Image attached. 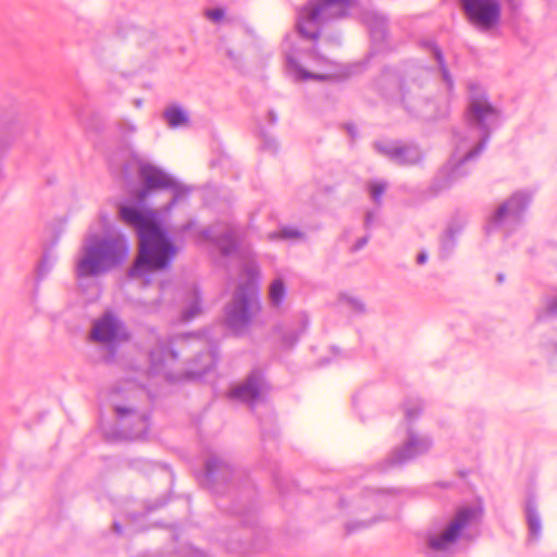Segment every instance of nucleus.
I'll use <instances>...</instances> for the list:
<instances>
[{
  "mask_svg": "<svg viewBox=\"0 0 557 557\" xmlns=\"http://www.w3.org/2000/svg\"><path fill=\"white\" fill-rule=\"evenodd\" d=\"M465 127L454 129L455 146L449 161L429 185L404 186L411 205H420L438 197L470 173L469 162L485 149L492 133L503 123V114L488 100L486 91L476 83L468 85Z\"/></svg>",
  "mask_w": 557,
  "mask_h": 557,
  "instance_id": "obj_1",
  "label": "nucleus"
},
{
  "mask_svg": "<svg viewBox=\"0 0 557 557\" xmlns=\"http://www.w3.org/2000/svg\"><path fill=\"white\" fill-rule=\"evenodd\" d=\"M355 0H311L297 15L296 33L286 35L283 41L285 70L296 82L309 79L323 82L330 75L308 71L301 62L312 53L311 47H302L301 40L315 41L320 24L348 15Z\"/></svg>",
  "mask_w": 557,
  "mask_h": 557,
  "instance_id": "obj_2",
  "label": "nucleus"
},
{
  "mask_svg": "<svg viewBox=\"0 0 557 557\" xmlns=\"http://www.w3.org/2000/svg\"><path fill=\"white\" fill-rule=\"evenodd\" d=\"M119 216L124 224L136 231L139 238V253L129 276L143 278L148 283L151 272L170 267L177 248L159 226L156 211L121 205Z\"/></svg>",
  "mask_w": 557,
  "mask_h": 557,
  "instance_id": "obj_3",
  "label": "nucleus"
},
{
  "mask_svg": "<svg viewBox=\"0 0 557 557\" xmlns=\"http://www.w3.org/2000/svg\"><path fill=\"white\" fill-rule=\"evenodd\" d=\"M419 45L436 66L421 65L413 60L407 61L398 78L400 102L410 115L431 120L434 117L431 110L434 102L428 89L432 77L437 73L448 92L454 90L455 82L442 48L432 39H423Z\"/></svg>",
  "mask_w": 557,
  "mask_h": 557,
  "instance_id": "obj_4",
  "label": "nucleus"
},
{
  "mask_svg": "<svg viewBox=\"0 0 557 557\" xmlns=\"http://www.w3.org/2000/svg\"><path fill=\"white\" fill-rule=\"evenodd\" d=\"M127 256L128 244L124 235L110 233L101 238L88 235L76 260V277L81 281L103 274L120 265Z\"/></svg>",
  "mask_w": 557,
  "mask_h": 557,
  "instance_id": "obj_5",
  "label": "nucleus"
},
{
  "mask_svg": "<svg viewBox=\"0 0 557 557\" xmlns=\"http://www.w3.org/2000/svg\"><path fill=\"white\" fill-rule=\"evenodd\" d=\"M483 513L481 503L459 507L441 532L428 533L426 555L429 557L447 556L459 540H473L478 535Z\"/></svg>",
  "mask_w": 557,
  "mask_h": 557,
  "instance_id": "obj_6",
  "label": "nucleus"
},
{
  "mask_svg": "<svg viewBox=\"0 0 557 557\" xmlns=\"http://www.w3.org/2000/svg\"><path fill=\"white\" fill-rule=\"evenodd\" d=\"M272 392L273 385L267 376L265 369L252 368L246 375V411L256 416L264 444L275 441L277 436L271 401Z\"/></svg>",
  "mask_w": 557,
  "mask_h": 557,
  "instance_id": "obj_7",
  "label": "nucleus"
},
{
  "mask_svg": "<svg viewBox=\"0 0 557 557\" xmlns=\"http://www.w3.org/2000/svg\"><path fill=\"white\" fill-rule=\"evenodd\" d=\"M132 172L137 173L141 183V187L134 190L136 198L140 201L145 200L152 190L170 189L173 191L171 200L173 206L189 193V188L182 185L175 177L139 156H133L125 164L123 169L125 181H131Z\"/></svg>",
  "mask_w": 557,
  "mask_h": 557,
  "instance_id": "obj_8",
  "label": "nucleus"
},
{
  "mask_svg": "<svg viewBox=\"0 0 557 557\" xmlns=\"http://www.w3.org/2000/svg\"><path fill=\"white\" fill-rule=\"evenodd\" d=\"M531 200L532 193L529 190L523 189L513 193L487 219L485 232L491 234L503 231L507 236L521 224Z\"/></svg>",
  "mask_w": 557,
  "mask_h": 557,
  "instance_id": "obj_9",
  "label": "nucleus"
},
{
  "mask_svg": "<svg viewBox=\"0 0 557 557\" xmlns=\"http://www.w3.org/2000/svg\"><path fill=\"white\" fill-rule=\"evenodd\" d=\"M362 497L367 502V508L386 507L388 509V512L385 515L375 516L371 520H352L347 522L345 525L347 534H352L360 530L370 528L377 521L396 518L403 503L401 491L395 488H366L363 491Z\"/></svg>",
  "mask_w": 557,
  "mask_h": 557,
  "instance_id": "obj_10",
  "label": "nucleus"
},
{
  "mask_svg": "<svg viewBox=\"0 0 557 557\" xmlns=\"http://www.w3.org/2000/svg\"><path fill=\"white\" fill-rule=\"evenodd\" d=\"M432 445L433 441L429 435L417 434L408 426L407 438L404 444L394 448L387 458L377 465V470L380 472H386L391 469L403 467L419 456L426 454Z\"/></svg>",
  "mask_w": 557,
  "mask_h": 557,
  "instance_id": "obj_11",
  "label": "nucleus"
},
{
  "mask_svg": "<svg viewBox=\"0 0 557 557\" xmlns=\"http://www.w3.org/2000/svg\"><path fill=\"white\" fill-rule=\"evenodd\" d=\"M468 21L483 30L494 28L500 21L502 7L498 0H459Z\"/></svg>",
  "mask_w": 557,
  "mask_h": 557,
  "instance_id": "obj_12",
  "label": "nucleus"
},
{
  "mask_svg": "<svg viewBox=\"0 0 557 557\" xmlns=\"http://www.w3.org/2000/svg\"><path fill=\"white\" fill-rule=\"evenodd\" d=\"M374 149L399 165H413L422 161L423 153L417 145H401L393 140H377Z\"/></svg>",
  "mask_w": 557,
  "mask_h": 557,
  "instance_id": "obj_13",
  "label": "nucleus"
},
{
  "mask_svg": "<svg viewBox=\"0 0 557 557\" xmlns=\"http://www.w3.org/2000/svg\"><path fill=\"white\" fill-rule=\"evenodd\" d=\"M260 272L250 257L246 247V335L257 315L262 311V304L255 284L259 280Z\"/></svg>",
  "mask_w": 557,
  "mask_h": 557,
  "instance_id": "obj_14",
  "label": "nucleus"
},
{
  "mask_svg": "<svg viewBox=\"0 0 557 557\" xmlns=\"http://www.w3.org/2000/svg\"><path fill=\"white\" fill-rule=\"evenodd\" d=\"M91 338L104 344H116L128 338L125 325L111 312L104 313L95 321L91 330Z\"/></svg>",
  "mask_w": 557,
  "mask_h": 557,
  "instance_id": "obj_15",
  "label": "nucleus"
},
{
  "mask_svg": "<svg viewBox=\"0 0 557 557\" xmlns=\"http://www.w3.org/2000/svg\"><path fill=\"white\" fill-rule=\"evenodd\" d=\"M202 237L212 242L225 257L237 253L239 244L238 230L227 223H216L202 232Z\"/></svg>",
  "mask_w": 557,
  "mask_h": 557,
  "instance_id": "obj_16",
  "label": "nucleus"
},
{
  "mask_svg": "<svg viewBox=\"0 0 557 557\" xmlns=\"http://www.w3.org/2000/svg\"><path fill=\"white\" fill-rule=\"evenodd\" d=\"M224 324L234 334H240L244 329V284L238 282L233 299L225 307Z\"/></svg>",
  "mask_w": 557,
  "mask_h": 557,
  "instance_id": "obj_17",
  "label": "nucleus"
},
{
  "mask_svg": "<svg viewBox=\"0 0 557 557\" xmlns=\"http://www.w3.org/2000/svg\"><path fill=\"white\" fill-rule=\"evenodd\" d=\"M150 368L154 373L163 372L169 362L176 360L177 355L170 349L156 334L151 333L148 339Z\"/></svg>",
  "mask_w": 557,
  "mask_h": 557,
  "instance_id": "obj_18",
  "label": "nucleus"
},
{
  "mask_svg": "<svg viewBox=\"0 0 557 557\" xmlns=\"http://www.w3.org/2000/svg\"><path fill=\"white\" fill-rule=\"evenodd\" d=\"M246 553L250 549L253 553L263 550L268 546L267 530L260 525L258 516L250 513L246 507Z\"/></svg>",
  "mask_w": 557,
  "mask_h": 557,
  "instance_id": "obj_19",
  "label": "nucleus"
},
{
  "mask_svg": "<svg viewBox=\"0 0 557 557\" xmlns=\"http://www.w3.org/2000/svg\"><path fill=\"white\" fill-rule=\"evenodd\" d=\"M525 522L528 525V542L537 543L542 535V520L539 512L536 495L529 491L523 506Z\"/></svg>",
  "mask_w": 557,
  "mask_h": 557,
  "instance_id": "obj_20",
  "label": "nucleus"
},
{
  "mask_svg": "<svg viewBox=\"0 0 557 557\" xmlns=\"http://www.w3.org/2000/svg\"><path fill=\"white\" fill-rule=\"evenodd\" d=\"M298 327L286 324H278L274 332L280 336V344L283 349H292L299 341V337L309 326V318L306 313H300L298 318Z\"/></svg>",
  "mask_w": 557,
  "mask_h": 557,
  "instance_id": "obj_21",
  "label": "nucleus"
},
{
  "mask_svg": "<svg viewBox=\"0 0 557 557\" xmlns=\"http://www.w3.org/2000/svg\"><path fill=\"white\" fill-rule=\"evenodd\" d=\"M362 22L369 30L371 40L375 44H382L387 38V17L375 10L364 11L362 14Z\"/></svg>",
  "mask_w": 557,
  "mask_h": 557,
  "instance_id": "obj_22",
  "label": "nucleus"
},
{
  "mask_svg": "<svg viewBox=\"0 0 557 557\" xmlns=\"http://www.w3.org/2000/svg\"><path fill=\"white\" fill-rule=\"evenodd\" d=\"M115 412L121 420V425H126V418L129 417L131 422L134 424V429L129 431H123V437L126 440H136L146 435L148 430V421L145 416L136 413L131 409L124 407H116Z\"/></svg>",
  "mask_w": 557,
  "mask_h": 557,
  "instance_id": "obj_23",
  "label": "nucleus"
},
{
  "mask_svg": "<svg viewBox=\"0 0 557 557\" xmlns=\"http://www.w3.org/2000/svg\"><path fill=\"white\" fill-rule=\"evenodd\" d=\"M234 474L232 465L224 458L213 456L206 462V480L212 484L226 483Z\"/></svg>",
  "mask_w": 557,
  "mask_h": 557,
  "instance_id": "obj_24",
  "label": "nucleus"
},
{
  "mask_svg": "<svg viewBox=\"0 0 557 557\" xmlns=\"http://www.w3.org/2000/svg\"><path fill=\"white\" fill-rule=\"evenodd\" d=\"M203 16L218 26L232 25L239 21V14L227 7H210L202 12Z\"/></svg>",
  "mask_w": 557,
  "mask_h": 557,
  "instance_id": "obj_25",
  "label": "nucleus"
},
{
  "mask_svg": "<svg viewBox=\"0 0 557 557\" xmlns=\"http://www.w3.org/2000/svg\"><path fill=\"white\" fill-rule=\"evenodd\" d=\"M461 234V227L449 224L440 238V253L442 258H449L457 246V239Z\"/></svg>",
  "mask_w": 557,
  "mask_h": 557,
  "instance_id": "obj_26",
  "label": "nucleus"
},
{
  "mask_svg": "<svg viewBox=\"0 0 557 557\" xmlns=\"http://www.w3.org/2000/svg\"><path fill=\"white\" fill-rule=\"evenodd\" d=\"M163 119L171 128L184 127L188 125V113L180 106H169L163 111Z\"/></svg>",
  "mask_w": 557,
  "mask_h": 557,
  "instance_id": "obj_27",
  "label": "nucleus"
},
{
  "mask_svg": "<svg viewBox=\"0 0 557 557\" xmlns=\"http://www.w3.org/2000/svg\"><path fill=\"white\" fill-rule=\"evenodd\" d=\"M304 237V232L290 225H280L276 231L268 234V239L271 242L300 240Z\"/></svg>",
  "mask_w": 557,
  "mask_h": 557,
  "instance_id": "obj_28",
  "label": "nucleus"
},
{
  "mask_svg": "<svg viewBox=\"0 0 557 557\" xmlns=\"http://www.w3.org/2000/svg\"><path fill=\"white\" fill-rule=\"evenodd\" d=\"M286 297V286L282 278H275L269 286L268 298L272 308H280Z\"/></svg>",
  "mask_w": 557,
  "mask_h": 557,
  "instance_id": "obj_29",
  "label": "nucleus"
},
{
  "mask_svg": "<svg viewBox=\"0 0 557 557\" xmlns=\"http://www.w3.org/2000/svg\"><path fill=\"white\" fill-rule=\"evenodd\" d=\"M199 362L201 363L200 369H191L187 372V376L190 379H201L207 374L215 364L214 356L211 351L205 352L199 356Z\"/></svg>",
  "mask_w": 557,
  "mask_h": 557,
  "instance_id": "obj_30",
  "label": "nucleus"
},
{
  "mask_svg": "<svg viewBox=\"0 0 557 557\" xmlns=\"http://www.w3.org/2000/svg\"><path fill=\"white\" fill-rule=\"evenodd\" d=\"M201 312L200 296L197 289H193L188 304L185 306L182 312V321L188 322L197 317Z\"/></svg>",
  "mask_w": 557,
  "mask_h": 557,
  "instance_id": "obj_31",
  "label": "nucleus"
},
{
  "mask_svg": "<svg viewBox=\"0 0 557 557\" xmlns=\"http://www.w3.org/2000/svg\"><path fill=\"white\" fill-rule=\"evenodd\" d=\"M423 403L418 397H409L404 403L405 419L410 424L416 421L422 411Z\"/></svg>",
  "mask_w": 557,
  "mask_h": 557,
  "instance_id": "obj_32",
  "label": "nucleus"
},
{
  "mask_svg": "<svg viewBox=\"0 0 557 557\" xmlns=\"http://www.w3.org/2000/svg\"><path fill=\"white\" fill-rule=\"evenodd\" d=\"M258 135L260 138V149L271 154H275L278 150L276 139L267 129H264L263 126L259 127Z\"/></svg>",
  "mask_w": 557,
  "mask_h": 557,
  "instance_id": "obj_33",
  "label": "nucleus"
},
{
  "mask_svg": "<svg viewBox=\"0 0 557 557\" xmlns=\"http://www.w3.org/2000/svg\"><path fill=\"white\" fill-rule=\"evenodd\" d=\"M386 188L387 183L381 180L370 181L367 185L370 198L375 205H381L382 196L384 195Z\"/></svg>",
  "mask_w": 557,
  "mask_h": 557,
  "instance_id": "obj_34",
  "label": "nucleus"
},
{
  "mask_svg": "<svg viewBox=\"0 0 557 557\" xmlns=\"http://www.w3.org/2000/svg\"><path fill=\"white\" fill-rule=\"evenodd\" d=\"M15 129V126H12V128H5L0 131V185L5 180V171L3 165V160L5 157V152L10 146V143L5 139L7 133Z\"/></svg>",
  "mask_w": 557,
  "mask_h": 557,
  "instance_id": "obj_35",
  "label": "nucleus"
},
{
  "mask_svg": "<svg viewBox=\"0 0 557 557\" xmlns=\"http://www.w3.org/2000/svg\"><path fill=\"white\" fill-rule=\"evenodd\" d=\"M339 301L355 313H363L366 311L363 301L358 297L343 293L339 295Z\"/></svg>",
  "mask_w": 557,
  "mask_h": 557,
  "instance_id": "obj_36",
  "label": "nucleus"
},
{
  "mask_svg": "<svg viewBox=\"0 0 557 557\" xmlns=\"http://www.w3.org/2000/svg\"><path fill=\"white\" fill-rule=\"evenodd\" d=\"M117 127L123 136L132 135L137 131L136 124L128 119H122L117 123Z\"/></svg>",
  "mask_w": 557,
  "mask_h": 557,
  "instance_id": "obj_37",
  "label": "nucleus"
},
{
  "mask_svg": "<svg viewBox=\"0 0 557 557\" xmlns=\"http://www.w3.org/2000/svg\"><path fill=\"white\" fill-rule=\"evenodd\" d=\"M369 242V236L366 235V236H362L360 237L359 239H357V242L352 245L351 247V251L352 252H357L359 250H361Z\"/></svg>",
  "mask_w": 557,
  "mask_h": 557,
  "instance_id": "obj_38",
  "label": "nucleus"
},
{
  "mask_svg": "<svg viewBox=\"0 0 557 557\" xmlns=\"http://www.w3.org/2000/svg\"><path fill=\"white\" fill-rule=\"evenodd\" d=\"M267 121L271 126H274L277 123V115L273 110L268 111Z\"/></svg>",
  "mask_w": 557,
  "mask_h": 557,
  "instance_id": "obj_39",
  "label": "nucleus"
},
{
  "mask_svg": "<svg viewBox=\"0 0 557 557\" xmlns=\"http://www.w3.org/2000/svg\"><path fill=\"white\" fill-rule=\"evenodd\" d=\"M391 76H396V74L394 73V70L391 67H385L382 72L380 79L385 81V79H388Z\"/></svg>",
  "mask_w": 557,
  "mask_h": 557,
  "instance_id": "obj_40",
  "label": "nucleus"
},
{
  "mask_svg": "<svg viewBox=\"0 0 557 557\" xmlns=\"http://www.w3.org/2000/svg\"><path fill=\"white\" fill-rule=\"evenodd\" d=\"M245 34H246V46L252 41H255L257 38H256V35L252 30H250L248 27H246V30H245Z\"/></svg>",
  "mask_w": 557,
  "mask_h": 557,
  "instance_id": "obj_41",
  "label": "nucleus"
},
{
  "mask_svg": "<svg viewBox=\"0 0 557 557\" xmlns=\"http://www.w3.org/2000/svg\"><path fill=\"white\" fill-rule=\"evenodd\" d=\"M374 220V213L373 212H367L364 218V225L366 227H370Z\"/></svg>",
  "mask_w": 557,
  "mask_h": 557,
  "instance_id": "obj_42",
  "label": "nucleus"
},
{
  "mask_svg": "<svg viewBox=\"0 0 557 557\" xmlns=\"http://www.w3.org/2000/svg\"><path fill=\"white\" fill-rule=\"evenodd\" d=\"M428 260V253L425 251H420L417 256V263L424 264Z\"/></svg>",
  "mask_w": 557,
  "mask_h": 557,
  "instance_id": "obj_43",
  "label": "nucleus"
},
{
  "mask_svg": "<svg viewBox=\"0 0 557 557\" xmlns=\"http://www.w3.org/2000/svg\"><path fill=\"white\" fill-rule=\"evenodd\" d=\"M242 395H244V385H239L233 391L234 397H242Z\"/></svg>",
  "mask_w": 557,
  "mask_h": 557,
  "instance_id": "obj_44",
  "label": "nucleus"
},
{
  "mask_svg": "<svg viewBox=\"0 0 557 557\" xmlns=\"http://www.w3.org/2000/svg\"><path fill=\"white\" fill-rule=\"evenodd\" d=\"M346 129H347V133L351 136V137H355L356 134H357V129L355 127V125L352 124H347L346 125Z\"/></svg>",
  "mask_w": 557,
  "mask_h": 557,
  "instance_id": "obj_45",
  "label": "nucleus"
},
{
  "mask_svg": "<svg viewBox=\"0 0 557 557\" xmlns=\"http://www.w3.org/2000/svg\"><path fill=\"white\" fill-rule=\"evenodd\" d=\"M48 270H49V267L47 265V261L42 260V262L40 263L39 269H38L40 275H42Z\"/></svg>",
  "mask_w": 557,
  "mask_h": 557,
  "instance_id": "obj_46",
  "label": "nucleus"
},
{
  "mask_svg": "<svg viewBox=\"0 0 557 557\" xmlns=\"http://www.w3.org/2000/svg\"><path fill=\"white\" fill-rule=\"evenodd\" d=\"M496 280H497V283L500 284L505 281V275L503 273H498Z\"/></svg>",
  "mask_w": 557,
  "mask_h": 557,
  "instance_id": "obj_47",
  "label": "nucleus"
},
{
  "mask_svg": "<svg viewBox=\"0 0 557 557\" xmlns=\"http://www.w3.org/2000/svg\"><path fill=\"white\" fill-rule=\"evenodd\" d=\"M113 527H114V530H115L116 533H121V527H120V524L117 522H115L113 524Z\"/></svg>",
  "mask_w": 557,
  "mask_h": 557,
  "instance_id": "obj_48",
  "label": "nucleus"
},
{
  "mask_svg": "<svg viewBox=\"0 0 557 557\" xmlns=\"http://www.w3.org/2000/svg\"><path fill=\"white\" fill-rule=\"evenodd\" d=\"M134 104H135V107L140 108V107H141V104H143V101H141L140 99H136V100L134 101Z\"/></svg>",
  "mask_w": 557,
  "mask_h": 557,
  "instance_id": "obj_49",
  "label": "nucleus"
},
{
  "mask_svg": "<svg viewBox=\"0 0 557 557\" xmlns=\"http://www.w3.org/2000/svg\"><path fill=\"white\" fill-rule=\"evenodd\" d=\"M227 55H228V58H230L231 60H234V54H233V52H232V51H227Z\"/></svg>",
  "mask_w": 557,
  "mask_h": 557,
  "instance_id": "obj_50",
  "label": "nucleus"
},
{
  "mask_svg": "<svg viewBox=\"0 0 557 557\" xmlns=\"http://www.w3.org/2000/svg\"><path fill=\"white\" fill-rule=\"evenodd\" d=\"M554 352L557 355V343L554 344Z\"/></svg>",
  "mask_w": 557,
  "mask_h": 557,
  "instance_id": "obj_51",
  "label": "nucleus"
},
{
  "mask_svg": "<svg viewBox=\"0 0 557 557\" xmlns=\"http://www.w3.org/2000/svg\"><path fill=\"white\" fill-rule=\"evenodd\" d=\"M332 350H333V352H334L335 355L338 352V348H336V347H333V348H332Z\"/></svg>",
  "mask_w": 557,
  "mask_h": 557,
  "instance_id": "obj_52",
  "label": "nucleus"
},
{
  "mask_svg": "<svg viewBox=\"0 0 557 557\" xmlns=\"http://www.w3.org/2000/svg\"><path fill=\"white\" fill-rule=\"evenodd\" d=\"M352 404L356 407V404H357V397L356 396L352 398Z\"/></svg>",
  "mask_w": 557,
  "mask_h": 557,
  "instance_id": "obj_53",
  "label": "nucleus"
}]
</instances>
